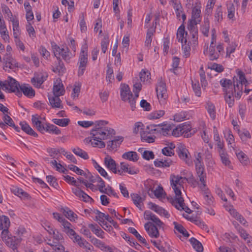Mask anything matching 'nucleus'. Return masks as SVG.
<instances>
[{"label": "nucleus", "instance_id": "57", "mask_svg": "<svg viewBox=\"0 0 252 252\" xmlns=\"http://www.w3.org/2000/svg\"><path fill=\"white\" fill-rule=\"evenodd\" d=\"M192 87L194 93L197 96H200L201 94V89L198 81L192 82Z\"/></svg>", "mask_w": 252, "mask_h": 252}, {"label": "nucleus", "instance_id": "52", "mask_svg": "<svg viewBox=\"0 0 252 252\" xmlns=\"http://www.w3.org/2000/svg\"><path fill=\"white\" fill-rule=\"evenodd\" d=\"M162 124L158 125V126H162ZM158 125H150L146 126V128L143 130L142 131H147L149 134H155L156 132H158V129L156 128V127Z\"/></svg>", "mask_w": 252, "mask_h": 252}, {"label": "nucleus", "instance_id": "28", "mask_svg": "<svg viewBox=\"0 0 252 252\" xmlns=\"http://www.w3.org/2000/svg\"><path fill=\"white\" fill-rule=\"evenodd\" d=\"M132 200L133 203L138 207L140 210H142V207L143 206V201L144 198L141 197L137 193H132L130 195Z\"/></svg>", "mask_w": 252, "mask_h": 252}, {"label": "nucleus", "instance_id": "37", "mask_svg": "<svg viewBox=\"0 0 252 252\" xmlns=\"http://www.w3.org/2000/svg\"><path fill=\"white\" fill-rule=\"evenodd\" d=\"M122 158L132 161H136L138 159V156L136 152L129 151L126 152L122 155Z\"/></svg>", "mask_w": 252, "mask_h": 252}, {"label": "nucleus", "instance_id": "6", "mask_svg": "<svg viewBox=\"0 0 252 252\" xmlns=\"http://www.w3.org/2000/svg\"><path fill=\"white\" fill-rule=\"evenodd\" d=\"M171 186L173 189L176 197L181 195V191L179 187L183 186L185 182L186 177H183L179 175L172 174L170 177Z\"/></svg>", "mask_w": 252, "mask_h": 252}, {"label": "nucleus", "instance_id": "15", "mask_svg": "<svg viewBox=\"0 0 252 252\" xmlns=\"http://www.w3.org/2000/svg\"><path fill=\"white\" fill-rule=\"evenodd\" d=\"M3 60L5 62V64L3 66V69L5 70H7L8 68L14 69L18 66V63L10 54H6L3 58Z\"/></svg>", "mask_w": 252, "mask_h": 252}, {"label": "nucleus", "instance_id": "24", "mask_svg": "<svg viewBox=\"0 0 252 252\" xmlns=\"http://www.w3.org/2000/svg\"><path fill=\"white\" fill-rule=\"evenodd\" d=\"M53 90L54 94L60 96L63 95L65 91L61 79L56 80L54 83Z\"/></svg>", "mask_w": 252, "mask_h": 252}, {"label": "nucleus", "instance_id": "63", "mask_svg": "<svg viewBox=\"0 0 252 252\" xmlns=\"http://www.w3.org/2000/svg\"><path fill=\"white\" fill-rule=\"evenodd\" d=\"M215 20L220 22L222 19V11L221 6L218 7L215 14Z\"/></svg>", "mask_w": 252, "mask_h": 252}, {"label": "nucleus", "instance_id": "27", "mask_svg": "<svg viewBox=\"0 0 252 252\" xmlns=\"http://www.w3.org/2000/svg\"><path fill=\"white\" fill-rule=\"evenodd\" d=\"M32 124L36 127L37 129L41 133L45 131V124H42L41 121L39 120L37 115H32Z\"/></svg>", "mask_w": 252, "mask_h": 252}, {"label": "nucleus", "instance_id": "16", "mask_svg": "<svg viewBox=\"0 0 252 252\" xmlns=\"http://www.w3.org/2000/svg\"><path fill=\"white\" fill-rule=\"evenodd\" d=\"M144 218L147 220H150L154 223L157 227L161 228L164 225L163 223L155 214L150 211H146L144 212Z\"/></svg>", "mask_w": 252, "mask_h": 252}, {"label": "nucleus", "instance_id": "31", "mask_svg": "<svg viewBox=\"0 0 252 252\" xmlns=\"http://www.w3.org/2000/svg\"><path fill=\"white\" fill-rule=\"evenodd\" d=\"M121 169L124 172L129 173V174L133 175L137 173V169L134 167L130 166L127 163L125 162L121 163Z\"/></svg>", "mask_w": 252, "mask_h": 252}, {"label": "nucleus", "instance_id": "34", "mask_svg": "<svg viewBox=\"0 0 252 252\" xmlns=\"http://www.w3.org/2000/svg\"><path fill=\"white\" fill-rule=\"evenodd\" d=\"M147 131H141L140 133L141 140L148 143L155 142L156 136L147 133Z\"/></svg>", "mask_w": 252, "mask_h": 252}, {"label": "nucleus", "instance_id": "39", "mask_svg": "<svg viewBox=\"0 0 252 252\" xmlns=\"http://www.w3.org/2000/svg\"><path fill=\"white\" fill-rule=\"evenodd\" d=\"M189 242L192 245L193 248L197 252H202L203 247L202 244L195 238L192 237L190 239Z\"/></svg>", "mask_w": 252, "mask_h": 252}, {"label": "nucleus", "instance_id": "12", "mask_svg": "<svg viewBox=\"0 0 252 252\" xmlns=\"http://www.w3.org/2000/svg\"><path fill=\"white\" fill-rule=\"evenodd\" d=\"M156 92L158 98L160 101H161L162 100H164L167 98L168 94L166 84L161 79L158 80L156 88Z\"/></svg>", "mask_w": 252, "mask_h": 252}, {"label": "nucleus", "instance_id": "18", "mask_svg": "<svg viewBox=\"0 0 252 252\" xmlns=\"http://www.w3.org/2000/svg\"><path fill=\"white\" fill-rule=\"evenodd\" d=\"M148 205L150 209L153 210L159 215H163L166 218H169L170 215L168 212L161 207H160L159 206L152 202H150Z\"/></svg>", "mask_w": 252, "mask_h": 252}, {"label": "nucleus", "instance_id": "50", "mask_svg": "<svg viewBox=\"0 0 252 252\" xmlns=\"http://www.w3.org/2000/svg\"><path fill=\"white\" fill-rule=\"evenodd\" d=\"M52 122L56 125H57L59 126L64 127L67 126L70 120L68 119L63 118V119H53L52 120Z\"/></svg>", "mask_w": 252, "mask_h": 252}, {"label": "nucleus", "instance_id": "25", "mask_svg": "<svg viewBox=\"0 0 252 252\" xmlns=\"http://www.w3.org/2000/svg\"><path fill=\"white\" fill-rule=\"evenodd\" d=\"M173 163L172 160L168 158H166L161 160L157 159L154 161V164L157 167H169Z\"/></svg>", "mask_w": 252, "mask_h": 252}, {"label": "nucleus", "instance_id": "64", "mask_svg": "<svg viewBox=\"0 0 252 252\" xmlns=\"http://www.w3.org/2000/svg\"><path fill=\"white\" fill-rule=\"evenodd\" d=\"M46 179L48 183L53 187L56 188L58 186V184L57 182L56 179L51 175H48L46 176Z\"/></svg>", "mask_w": 252, "mask_h": 252}, {"label": "nucleus", "instance_id": "53", "mask_svg": "<svg viewBox=\"0 0 252 252\" xmlns=\"http://www.w3.org/2000/svg\"><path fill=\"white\" fill-rule=\"evenodd\" d=\"M47 77V75H38L36 77L33 78L32 79V82H36V85L40 86L44 81L46 80V78Z\"/></svg>", "mask_w": 252, "mask_h": 252}, {"label": "nucleus", "instance_id": "49", "mask_svg": "<svg viewBox=\"0 0 252 252\" xmlns=\"http://www.w3.org/2000/svg\"><path fill=\"white\" fill-rule=\"evenodd\" d=\"M165 114L163 110H160L152 112L148 116V118L150 120H155L160 118L162 117Z\"/></svg>", "mask_w": 252, "mask_h": 252}, {"label": "nucleus", "instance_id": "36", "mask_svg": "<svg viewBox=\"0 0 252 252\" xmlns=\"http://www.w3.org/2000/svg\"><path fill=\"white\" fill-rule=\"evenodd\" d=\"M45 131L56 135L60 134L61 133V130L57 126L49 123L45 124Z\"/></svg>", "mask_w": 252, "mask_h": 252}, {"label": "nucleus", "instance_id": "54", "mask_svg": "<svg viewBox=\"0 0 252 252\" xmlns=\"http://www.w3.org/2000/svg\"><path fill=\"white\" fill-rule=\"evenodd\" d=\"M239 233L241 237L243 238L245 240L247 241V243H251L252 240V237L249 235L245 230L243 228H240L239 229Z\"/></svg>", "mask_w": 252, "mask_h": 252}, {"label": "nucleus", "instance_id": "59", "mask_svg": "<svg viewBox=\"0 0 252 252\" xmlns=\"http://www.w3.org/2000/svg\"><path fill=\"white\" fill-rule=\"evenodd\" d=\"M172 126L165 125L164 127L160 128V129L158 130V131L162 133L164 136H166L169 134L170 132L172 130Z\"/></svg>", "mask_w": 252, "mask_h": 252}, {"label": "nucleus", "instance_id": "46", "mask_svg": "<svg viewBox=\"0 0 252 252\" xmlns=\"http://www.w3.org/2000/svg\"><path fill=\"white\" fill-rule=\"evenodd\" d=\"M219 152L222 163L225 165H229L230 161L229 159L227 154L223 149L219 150Z\"/></svg>", "mask_w": 252, "mask_h": 252}, {"label": "nucleus", "instance_id": "11", "mask_svg": "<svg viewBox=\"0 0 252 252\" xmlns=\"http://www.w3.org/2000/svg\"><path fill=\"white\" fill-rule=\"evenodd\" d=\"M52 237L47 240V244L51 247H54L56 246H63L62 243L64 242V237L63 234L59 232L58 230L54 232L51 235Z\"/></svg>", "mask_w": 252, "mask_h": 252}, {"label": "nucleus", "instance_id": "14", "mask_svg": "<svg viewBox=\"0 0 252 252\" xmlns=\"http://www.w3.org/2000/svg\"><path fill=\"white\" fill-rule=\"evenodd\" d=\"M177 153L179 158L188 165H190L192 164V161L190 159V155L188 150L186 148L184 145H180L178 147Z\"/></svg>", "mask_w": 252, "mask_h": 252}, {"label": "nucleus", "instance_id": "9", "mask_svg": "<svg viewBox=\"0 0 252 252\" xmlns=\"http://www.w3.org/2000/svg\"><path fill=\"white\" fill-rule=\"evenodd\" d=\"M220 84L222 87L223 92L225 93L235 92V94L238 91L235 81V76L233 78V81L223 78L220 81Z\"/></svg>", "mask_w": 252, "mask_h": 252}, {"label": "nucleus", "instance_id": "48", "mask_svg": "<svg viewBox=\"0 0 252 252\" xmlns=\"http://www.w3.org/2000/svg\"><path fill=\"white\" fill-rule=\"evenodd\" d=\"M71 240L74 243H77L80 247L88 245V242L80 236L77 233Z\"/></svg>", "mask_w": 252, "mask_h": 252}, {"label": "nucleus", "instance_id": "45", "mask_svg": "<svg viewBox=\"0 0 252 252\" xmlns=\"http://www.w3.org/2000/svg\"><path fill=\"white\" fill-rule=\"evenodd\" d=\"M10 223L9 219L7 217L3 215L0 217V230L8 228Z\"/></svg>", "mask_w": 252, "mask_h": 252}, {"label": "nucleus", "instance_id": "38", "mask_svg": "<svg viewBox=\"0 0 252 252\" xmlns=\"http://www.w3.org/2000/svg\"><path fill=\"white\" fill-rule=\"evenodd\" d=\"M128 231L129 233L133 234L137 240L141 243L145 245V246L148 245L147 241L145 238L142 237L137 231V230L133 227H129Z\"/></svg>", "mask_w": 252, "mask_h": 252}, {"label": "nucleus", "instance_id": "21", "mask_svg": "<svg viewBox=\"0 0 252 252\" xmlns=\"http://www.w3.org/2000/svg\"><path fill=\"white\" fill-rule=\"evenodd\" d=\"M49 103L53 108H58L62 109L63 106L61 104L62 101L58 95H48Z\"/></svg>", "mask_w": 252, "mask_h": 252}, {"label": "nucleus", "instance_id": "3", "mask_svg": "<svg viewBox=\"0 0 252 252\" xmlns=\"http://www.w3.org/2000/svg\"><path fill=\"white\" fill-rule=\"evenodd\" d=\"M195 170L196 174V180L199 183V188L200 189H206L207 187V175L205 171L204 166L201 160V157L200 153H198L195 161Z\"/></svg>", "mask_w": 252, "mask_h": 252}, {"label": "nucleus", "instance_id": "10", "mask_svg": "<svg viewBox=\"0 0 252 252\" xmlns=\"http://www.w3.org/2000/svg\"><path fill=\"white\" fill-rule=\"evenodd\" d=\"M53 50L55 56L57 59L58 57L61 56L62 59L66 62L69 61L71 58V53L69 49L67 47L61 48L59 46L55 45L53 46Z\"/></svg>", "mask_w": 252, "mask_h": 252}, {"label": "nucleus", "instance_id": "19", "mask_svg": "<svg viewBox=\"0 0 252 252\" xmlns=\"http://www.w3.org/2000/svg\"><path fill=\"white\" fill-rule=\"evenodd\" d=\"M19 90L22 94L23 93L25 96L31 98L35 95L34 90L29 84H22Z\"/></svg>", "mask_w": 252, "mask_h": 252}, {"label": "nucleus", "instance_id": "4", "mask_svg": "<svg viewBox=\"0 0 252 252\" xmlns=\"http://www.w3.org/2000/svg\"><path fill=\"white\" fill-rule=\"evenodd\" d=\"M134 93V96L130 91V88L127 85L125 84H122L121 86V96L122 99L124 101H128L131 107V109L133 111L136 108V100L139 96V92L136 91H133Z\"/></svg>", "mask_w": 252, "mask_h": 252}, {"label": "nucleus", "instance_id": "61", "mask_svg": "<svg viewBox=\"0 0 252 252\" xmlns=\"http://www.w3.org/2000/svg\"><path fill=\"white\" fill-rule=\"evenodd\" d=\"M187 114L185 112H181L176 114L174 116V120L177 122H181L186 119Z\"/></svg>", "mask_w": 252, "mask_h": 252}, {"label": "nucleus", "instance_id": "58", "mask_svg": "<svg viewBox=\"0 0 252 252\" xmlns=\"http://www.w3.org/2000/svg\"><path fill=\"white\" fill-rule=\"evenodd\" d=\"M64 180L66 182H68V183H70L72 185L76 187H80L79 183H78V182H77V180H76L74 179V178L71 177L69 175H66V176H64Z\"/></svg>", "mask_w": 252, "mask_h": 252}, {"label": "nucleus", "instance_id": "2", "mask_svg": "<svg viewBox=\"0 0 252 252\" xmlns=\"http://www.w3.org/2000/svg\"><path fill=\"white\" fill-rule=\"evenodd\" d=\"M201 5L200 2H196L193 5L191 19L189 20L188 26V29L191 35V43L194 46L198 44V29L197 25L199 24L202 19Z\"/></svg>", "mask_w": 252, "mask_h": 252}, {"label": "nucleus", "instance_id": "60", "mask_svg": "<svg viewBox=\"0 0 252 252\" xmlns=\"http://www.w3.org/2000/svg\"><path fill=\"white\" fill-rule=\"evenodd\" d=\"M150 73L148 71L142 70L139 73V78L141 82L147 81L150 78Z\"/></svg>", "mask_w": 252, "mask_h": 252}, {"label": "nucleus", "instance_id": "30", "mask_svg": "<svg viewBox=\"0 0 252 252\" xmlns=\"http://www.w3.org/2000/svg\"><path fill=\"white\" fill-rule=\"evenodd\" d=\"M20 125L21 126V129L28 134L35 137L38 136L37 134L25 122H20Z\"/></svg>", "mask_w": 252, "mask_h": 252}, {"label": "nucleus", "instance_id": "44", "mask_svg": "<svg viewBox=\"0 0 252 252\" xmlns=\"http://www.w3.org/2000/svg\"><path fill=\"white\" fill-rule=\"evenodd\" d=\"M61 211L64 216L70 220H74L75 218H77V215L73 211L69 209L68 208H62Z\"/></svg>", "mask_w": 252, "mask_h": 252}, {"label": "nucleus", "instance_id": "35", "mask_svg": "<svg viewBox=\"0 0 252 252\" xmlns=\"http://www.w3.org/2000/svg\"><path fill=\"white\" fill-rule=\"evenodd\" d=\"M203 192L204 198L206 202V204L211 205L213 203L214 198L210 193L209 189L206 187V189H200Z\"/></svg>", "mask_w": 252, "mask_h": 252}, {"label": "nucleus", "instance_id": "1", "mask_svg": "<svg viewBox=\"0 0 252 252\" xmlns=\"http://www.w3.org/2000/svg\"><path fill=\"white\" fill-rule=\"evenodd\" d=\"M109 122L104 120H99L95 122L94 127L91 131L90 141L92 145L99 148H104L105 144L103 140L108 139L112 134H114V130L106 126Z\"/></svg>", "mask_w": 252, "mask_h": 252}, {"label": "nucleus", "instance_id": "13", "mask_svg": "<svg viewBox=\"0 0 252 252\" xmlns=\"http://www.w3.org/2000/svg\"><path fill=\"white\" fill-rule=\"evenodd\" d=\"M170 202L176 209L179 210H184L186 213L190 214L191 210L185 205L184 200L181 196L176 197L174 199H172Z\"/></svg>", "mask_w": 252, "mask_h": 252}, {"label": "nucleus", "instance_id": "32", "mask_svg": "<svg viewBox=\"0 0 252 252\" xmlns=\"http://www.w3.org/2000/svg\"><path fill=\"white\" fill-rule=\"evenodd\" d=\"M208 53H209V57L210 60H217L219 57V54L215 53V48L214 45L210 46L209 51H208V47L206 50H204V54L205 55H206Z\"/></svg>", "mask_w": 252, "mask_h": 252}, {"label": "nucleus", "instance_id": "42", "mask_svg": "<svg viewBox=\"0 0 252 252\" xmlns=\"http://www.w3.org/2000/svg\"><path fill=\"white\" fill-rule=\"evenodd\" d=\"M210 29V24L208 18H205L203 24L201 26L200 31L205 36H208V32Z\"/></svg>", "mask_w": 252, "mask_h": 252}, {"label": "nucleus", "instance_id": "55", "mask_svg": "<svg viewBox=\"0 0 252 252\" xmlns=\"http://www.w3.org/2000/svg\"><path fill=\"white\" fill-rule=\"evenodd\" d=\"M154 32L152 30H148L147 34L146 40L145 41V45L147 47H149L151 46V44L152 40V36L153 35Z\"/></svg>", "mask_w": 252, "mask_h": 252}, {"label": "nucleus", "instance_id": "29", "mask_svg": "<svg viewBox=\"0 0 252 252\" xmlns=\"http://www.w3.org/2000/svg\"><path fill=\"white\" fill-rule=\"evenodd\" d=\"M58 65L53 69V71L58 73L60 75H62L65 71L66 68L64 65L60 57L57 58Z\"/></svg>", "mask_w": 252, "mask_h": 252}, {"label": "nucleus", "instance_id": "22", "mask_svg": "<svg viewBox=\"0 0 252 252\" xmlns=\"http://www.w3.org/2000/svg\"><path fill=\"white\" fill-rule=\"evenodd\" d=\"M124 140V137L121 136H118L115 137L113 140L108 142L107 149L109 150H113L120 146Z\"/></svg>", "mask_w": 252, "mask_h": 252}, {"label": "nucleus", "instance_id": "7", "mask_svg": "<svg viewBox=\"0 0 252 252\" xmlns=\"http://www.w3.org/2000/svg\"><path fill=\"white\" fill-rule=\"evenodd\" d=\"M5 81L7 88L5 89V91L8 93L13 92L18 97L22 96V94L19 90L21 85L17 81L11 77L8 76L7 79Z\"/></svg>", "mask_w": 252, "mask_h": 252}, {"label": "nucleus", "instance_id": "20", "mask_svg": "<svg viewBox=\"0 0 252 252\" xmlns=\"http://www.w3.org/2000/svg\"><path fill=\"white\" fill-rule=\"evenodd\" d=\"M22 238H17L15 236L9 237L4 242L7 246L10 248L12 250L17 248L18 245L22 241Z\"/></svg>", "mask_w": 252, "mask_h": 252}, {"label": "nucleus", "instance_id": "23", "mask_svg": "<svg viewBox=\"0 0 252 252\" xmlns=\"http://www.w3.org/2000/svg\"><path fill=\"white\" fill-rule=\"evenodd\" d=\"M90 241L94 245L99 248L104 252H108L111 249V248L109 246H106L103 242L95 237H92L91 238Z\"/></svg>", "mask_w": 252, "mask_h": 252}, {"label": "nucleus", "instance_id": "17", "mask_svg": "<svg viewBox=\"0 0 252 252\" xmlns=\"http://www.w3.org/2000/svg\"><path fill=\"white\" fill-rule=\"evenodd\" d=\"M144 227L146 231L151 237L156 238L158 237L159 234L158 227L153 223L148 222L145 223Z\"/></svg>", "mask_w": 252, "mask_h": 252}, {"label": "nucleus", "instance_id": "5", "mask_svg": "<svg viewBox=\"0 0 252 252\" xmlns=\"http://www.w3.org/2000/svg\"><path fill=\"white\" fill-rule=\"evenodd\" d=\"M88 45L86 42L82 45L79 55L78 63V75L79 76L83 75L84 73L88 61Z\"/></svg>", "mask_w": 252, "mask_h": 252}, {"label": "nucleus", "instance_id": "47", "mask_svg": "<svg viewBox=\"0 0 252 252\" xmlns=\"http://www.w3.org/2000/svg\"><path fill=\"white\" fill-rule=\"evenodd\" d=\"M184 34L185 27L182 25L179 28L177 32V38L178 39V41L182 43L185 42V39H186L184 37Z\"/></svg>", "mask_w": 252, "mask_h": 252}, {"label": "nucleus", "instance_id": "62", "mask_svg": "<svg viewBox=\"0 0 252 252\" xmlns=\"http://www.w3.org/2000/svg\"><path fill=\"white\" fill-rule=\"evenodd\" d=\"M186 181L191 184V186H192L193 187H195L196 186L199 187V183L198 181H197L196 179H195L194 178L191 173H190V176L189 177L186 178Z\"/></svg>", "mask_w": 252, "mask_h": 252}, {"label": "nucleus", "instance_id": "33", "mask_svg": "<svg viewBox=\"0 0 252 252\" xmlns=\"http://www.w3.org/2000/svg\"><path fill=\"white\" fill-rule=\"evenodd\" d=\"M89 228L91 229L92 231L95 234L97 237L101 238H103V234L104 232L101 230V229L97 226L96 224H90L88 225Z\"/></svg>", "mask_w": 252, "mask_h": 252}, {"label": "nucleus", "instance_id": "43", "mask_svg": "<svg viewBox=\"0 0 252 252\" xmlns=\"http://www.w3.org/2000/svg\"><path fill=\"white\" fill-rule=\"evenodd\" d=\"M72 151L75 155L84 159H87L89 158V156L87 152L78 147L72 149Z\"/></svg>", "mask_w": 252, "mask_h": 252}, {"label": "nucleus", "instance_id": "8", "mask_svg": "<svg viewBox=\"0 0 252 252\" xmlns=\"http://www.w3.org/2000/svg\"><path fill=\"white\" fill-rule=\"evenodd\" d=\"M237 74L239 77V80L237 77H235L236 85L238 90V91L235 94V98L239 99L243 93V85H245V87H246L248 84V82L244 73L241 70H238Z\"/></svg>", "mask_w": 252, "mask_h": 252}, {"label": "nucleus", "instance_id": "40", "mask_svg": "<svg viewBox=\"0 0 252 252\" xmlns=\"http://www.w3.org/2000/svg\"><path fill=\"white\" fill-rule=\"evenodd\" d=\"M173 224L175 229L178 231L180 233H181L183 236L186 238H188L189 236L188 232L182 225L179 224L176 221L173 222Z\"/></svg>", "mask_w": 252, "mask_h": 252}, {"label": "nucleus", "instance_id": "41", "mask_svg": "<svg viewBox=\"0 0 252 252\" xmlns=\"http://www.w3.org/2000/svg\"><path fill=\"white\" fill-rule=\"evenodd\" d=\"M225 100L228 104L229 107H232L234 103V97H235V93L230 92L224 94Z\"/></svg>", "mask_w": 252, "mask_h": 252}, {"label": "nucleus", "instance_id": "56", "mask_svg": "<svg viewBox=\"0 0 252 252\" xmlns=\"http://www.w3.org/2000/svg\"><path fill=\"white\" fill-rule=\"evenodd\" d=\"M227 11H228V17L229 19H232L234 16L235 7L232 2H228L227 3Z\"/></svg>", "mask_w": 252, "mask_h": 252}, {"label": "nucleus", "instance_id": "26", "mask_svg": "<svg viewBox=\"0 0 252 252\" xmlns=\"http://www.w3.org/2000/svg\"><path fill=\"white\" fill-rule=\"evenodd\" d=\"M104 164L112 172H117L116 163L115 161L110 156H107L104 158Z\"/></svg>", "mask_w": 252, "mask_h": 252}, {"label": "nucleus", "instance_id": "51", "mask_svg": "<svg viewBox=\"0 0 252 252\" xmlns=\"http://www.w3.org/2000/svg\"><path fill=\"white\" fill-rule=\"evenodd\" d=\"M107 73H106V81L109 83H110L112 82V80H113L114 79L113 74V69L111 66V64H108L107 66Z\"/></svg>", "mask_w": 252, "mask_h": 252}]
</instances>
